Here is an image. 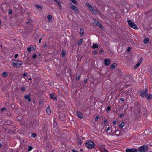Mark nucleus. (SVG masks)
Returning a JSON list of instances; mask_svg holds the SVG:
<instances>
[{
  "label": "nucleus",
  "instance_id": "obj_1",
  "mask_svg": "<svg viewBox=\"0 0 152 152\" xmlns=\"http://www.w3.org/2000/svg\"><path fill=\"white\" fill-rule=\"evenodd\" d=\"M22 64V61L18 60H15L13 61V66L15 67H20Z\"/></svg>",
  "mask_w": 152,
  "mask_h": 152
},
{
  "label": "nucleus",
  "instance_id": "obj_2",
  "mask_svg": "<svg viewBox=\"0 0 152 152\" xmlns=\"http://www.w3.org/2000/svg\"><path fill=\"white\" fill-rule=\"evenodd\" d=\"M94 143L91 140H88L87 141L86 145L88 149H91L94 147Z\"/></svg>",
  "mask_w": 152,
  "mask_h": 152
},
{
  "label": "nucleus",
  "instance_id": "obj_3",
  "mask_svg": "<svg viewBox=\"0 0 152 152\" xmlns=\"http://www.w3.org/2000/svg\"><path fill=\"white\" fill-rule=\"evenodd\" d=\"M148 149V147L147 145H143L139 147L137 151L140 152H145Z\"/></svg>",
  "mask_w": 152,
  "mask_h": 152
},
{
  "label": "nucleus",
  "instance_id": "obj_4",
  "mask_svg": "<svg viewBox=\"0 0 152 152\" xmlns=\"http://www.w3.org/2000/svg\"><path fill=\"white\" fill-rule=\"evenodd\" d=\"M127 22L131 28L135 29L137 28V26L134 22L129 20H128Z\"/></svg>",
  "mask_w": 152,
  "mask_h": 152
},
{
  "label": "nucleus",
  "instance_id": "obj_5",
  "mask_svg": "<svg viewBox=\"0 0 152 152\" xmlns=\"http://www.w3.org/2000/svg\"><path fill=\"white\" fill-rule=\"evenodd\" d=\"M86 5L88 7L89 10L92 13H94L95 11L94 9L91 4L87 2L86 3Z\"/></svg>",
  "mask_w": 152,
  "mask_h": 152
},
{
  "label": "nucleus",
  "instance_id": "obj_6",
  "mask_svg": "<svg viewBox=\"0 0 152 152\" xmlns=\"http://www.w3.org/2000/svg\"><path fill=\"white\" fill-rule=\"evenodd\" d=\"M148 89L146 88L145 90L142 91L140 93V96L142 97H145L147 94Z\"/></svg>",
  "mask_w": 152,
  "mask_h": 152
},
{
  "label": "nucleus",
  "instance_id": "obj_7",
  "mask_svg": "<svg viewBox=\"0 0 152 152\" xmlns=\"http://www.w3.org/2000/svg\"><path fill=\"white\" fill-rule=\"evenodd\" d=\"M126 152H137V150L135 148H127L126 150Z\"/></svg>",
  "mask_w": 152,
  "mask_h": 152
},
{
  "label": "nucleus",
  "instance_id": "obj_8",
  "mask_svg": "<svg viewBox=\"0 0 152 152\" xmlns=\"http://www.w3.org/2000/svg\"><path fill=\"white\" fill-rule=\"evenodd\" d=\"M51 98L54 99L55 101L57 100V96L56 94L54 93H52L50 94Z\"/></svg>",
  "mask_w": 152,
  "mask_h": 152
},
{
  "label": "nucleus",
  "instance_id": "obj_9",
  "mask_svg": "<svg viewBox=\"0 0 152 152\" xmlns=\"http://www.w3.org/2000/svg\"><path fill=\"white\" fill-rule=\"evenodd\" d=\"M142 61V58H141L140 59L138 62L137 63L136 65L134 67V69H136L140 66Z\"/></svg>",
  "mask_w": 152,
  "mask_h": 152
},
{
  "label": "nucleus",
  "instance_id": "obj_10",
  "mask_svg": "<svg viewBox=\"0 0 152 152\" xmlns=\"http://www.w3.org/2000/svg\"><path fill=\"white\" fill-rule=\"evenodd\" d=\"M77 116L80 118H83V114L80 112H77Z\"/></svg>",
  "mask_w": 152,
  "mask_h": 152
},
{
  "label": "nucleus",
  "instance_id": "obj_11",
  "mask_svg": "<svg viewBox=\"0 0 152 152\" xmlns=\"http://www.w3.org/2000/svg\"><path fill=\"white\" fill-rule=\"evenodd\" d=\"M104 63L106 66L109 65L110 63V61L108 59H106L104 60Z\"/></svg>",
  "mask_w": 152,
  "mask_h": 152
},
{
  "label": "nucleus",
  "instance_id": "obj_12",
  "mask_svg": "<svg viewBox=\"0 0 152 152\" xmlns=\"http://www.w3.org/2000/svg\"><path fill=\"white\" fill-rule=\"evenodd\" d=\"M94 21L95 23L97 26L100 27H102V26L101 25V24L99 22V21L97 20L96 19H94Z\"/></svg>",
  "mask_w": 152,
  "mask_h": 152
},
{
  "label": "nucleus",
  "instance_id": "obj_13",
  "mask_svg": "<svg viewBox=\"0 0 152 152\" xmlns=\"http://www.w3.org/2000/svg\"><path fill=\"white\" fill-rule=\"evenodd\" d=\"M24 98L25 99H27L29 102H30L31 100V99L30 98V96L29 95H26L24 96Z\"/></svg>",
  "mask_w": 152,
  "mask_h": 152
},
{
  "label": "nucleus",
  "instance_id": "obj_14",
  "mask_svg": "<svg viewBox=\"0 0 152 152\" xmlns=\"http://www.w3.org/2000/svg\"><path fill=\"white\" fill-rule=\"evenodd\" d=\"M145 97L148 100H150L151 99H152V95L151 94H147Z\"/></svg>",
  "mask_w": 152,
  "mask_h": 152
},
{
  "label": "nucleus",
  "instance_id": "obj_15",
  "mask_svg": "<svg viewBox=\"0 0 152 152\" xmlns=\"http://www.w3.org/2000/svg\"><path fill=\"white\" fill-rule=\"evenodd\" d=\"M69 6L70 7L71 9L72 10H75V7L72 3L69 4Z\"/></svg>",
  "mask_w": 152,
  "mask_h": 152
},
{
  "label": "nucleus",
  "instance_id": "obj_16",
  "mask_svg": "<svg viewBox=\"0 0 152 152\" xmlns=\"http://www.w3.org/2000/svg\"><path fill=\"white\" fill-rule=\"evenodd\" d=\"M46 111L47 113L48 114H50L51 113V110L49 107H48L47 108Z\"/></svg>",
  "mask_w": 152,
  "mask_h": 152
},
{
  "label": "nucleus",
  "instance_id": "obj_17",
  "mask_svg": "<svg viewBox=\"0 0 152 152\" xmlns=\"http://www.w3.org/2000/svg\"><path fill=\"white\" fill-rule=\"evenodd\" d=\"M80 33L81 35V37L83 36L84 30L83 28L80 29Z\"/></svg>",
  "mask_w": 152,
  "mask_h": 152
},
{
  "label": "nucleus",
  "instance_id": "obj_18",
  "mask_svg": "<svg viewBox=\"0 0 152 152\" xmlns=\"http://www.w3.org/2000/svg\"><path fill=\"white\" fill-rule=\"evenodd\" d=\"M149 41V39L148 38H146L144 40L143 42L145 44H147L148 43Z\"/></svg>",
  "mask_w": 152,
  "mask_h": 152
},
{
  "label": "nucleus",
  "instance_id": "obj_19",
  "mask_svg": "<svg viewBox=\"0 0 152 152\" xmlns=\"http://www.w3.org/2000/svg\"><path fill=\"white\" fill-rule=\"evenodd\" d=\"M77 144L79 145H81L82 144V141L80 139H77Z\"/></svg>",
  "mask_w": 152,
  "mask_h": 152
},
{
  "label": "nucleus",
  "instance_id": "obj_20",
  "mask_svg": "<svg viewBox=\"0 0 152 152\" xmlns=\"http://www.w3.org/2000/svg\"><path fill=\"white\" fill-rule=\"evenodd\" d=\"M77 60L78 61H80L81 59L82 58V57L80 55H78L77 56Z\"/></svg>",
  "mask_w": 152,
  "mask_h": 152
},
{
  "label": "nucleus",
  "instance_id": "obj_21",
  "mask_svg": "<svg viewBox=\"0 0 152 152\" xmlns=\"http://www.w3.org/2000/svg\"><path fill=\"white\" fill-rule=\"evenodd\" d=\"M98 46L97 44H94L92 46V48L94 49L96 48H98Z\"/></svg>",
  "mask_w": 152,
  "mask_h": 152
},
{
  "label": "nucleus",
  "instance_id": "obj_22",
  "mask_svg": "<svg viewBox=\"0 0 152 152\" xmlns=\"http://www.w3.org/2000/svg\"><path fill=\"white\" fill-rule=\"evenodd\" d=\"M124 125V122H121L120 125H119L120 127L121 128H122Z\"/></svg>",
  "mask_w": 152,
  "mask_h": 152
},
{
  "label": "nucleus",
  "instance_id": "obj_23",
  "mask_svg": "<svg viewBox=\"0 0 152 152\" xmlns=\"http://www.w3.org/2000/svg\"><path fill=\"white\" fill-rule=\"evenodd\" d=\"M83 41V39H80V40L78 42V45H80Z\"/></svg>",
  "mask_w": 152,
  "mask_h": 152
},
{
  "label": "nucleus",
  "instance_id": "obj_24",
  "mask_svg": "<svg viewBox=\"0 0 152 152\" xmlns=\"http://www.w3.org/2000/svg\"><path fill=\"white\" fill-rule=\"evenodd\" d=\"M116 65V63H113L111 64V68L113 69H114L115 68Z\"/></svg>",
  "mask_w": 152,
  "mask_h": 152
},
{
  "label": "nucleus",
  "instance_id": "obj_25",
  "mask_svg": "<svg viewBox=\"0 0 152 152\" xmlns=\"http://www.w3.org/2000/svg\"><path fill=\"white\" fill-rule=\"evenodd\" d=\"M7 75V72H4L2 74V75L4 77H6Z\"/></svg>",
  "mask_w": 152,
  "mask_h": 152
},
{
  "label": "nucleus",
  "instance_id": "obj_26",
  "mask_svg": "<svg viewBox=\"0 0 152 152\" xmlns=\"http://www.w3.org/2000/svg\"><path fill=\"white\" fill-rule=\"evenodd\" d=\"M30 46H31L32 51H33L35 50V46L34 45H32Z\"/></svg>",
  "mask_w": 152,
  "mask_h": 152
},
{
  "label": "nucleus",
  "instance_id": "obj_27",
  "mask_svg": "<svg viewBox=\"0 0 152 152\" xmlns=\"http://www.w3.org/2000/svg\"><path fill=\"white\" fill-rule=\"evenodd\" d=\"M52 18V17L51 15H48L47 17L48 19L49 20V21L51 20Z\"/></svg>",
  "mask_w": 152,
  "mask_h": 152
},
{
  "label": "nucleus",
  "instance_id": "obj_28",
  "mask_svg": "<svg viewBox=\"0 0 152 152\" xmlns=\"http://www.w3.org/2000/svg\"><path fill=\"white\" fill-rule=\"evenodd\" d=\"M65 54H66L65 51L64 50H62V55L63 56H65Z\"/></svg>",
  "mask_w": 152,
  "mask_h": 152
},
{
  "label": "nucleus",
  "instance_id": "obj_29",
  "mask_svg": "<svg viewBox=\"0 0 152 152\" xmlns=\"http://www.w3.org/2000/svg\"><path fill=\"white\" fill-rule=\"evenodd\" d=\"M27 50H28V51H32V49H31V46H30V47H28V48H27Z\"/></svg>",
  "mask_w": 152,
  "mask_h": 152
},
{
  "label": "nucleus",
  "instance_id": "obj_30",
  "mask_svg": "<svg viewBox=\"0 0 152 152\" xmlns=\"http://www.w3.org/2000/svg\"><path fill=\"white\" fill-rule=\"evenodd\" d=\"M35 6H36V7L38 9L41 8V7L40 5H36Z\"/></svg>",
  "mask_w": 152,
  "mask_h": 152
},
{
  "label": "nucleus",
  "instance_id": "obj_31",
  "mask_svg": "<svg viewBox=\"0 0 152 152\" xmlns=\"http://www.w3.org/2000/svg\"><path fill=\"white\" fill-rule=\"evenodd\" d=\"M36 135L34 133H32L31 134V137L33 138H35Z\"/></svg>",
  "mask_w": 152,
  "mask_h": 152
},
{
  "label": "nucleus",
  "instance_id": "obj_32",
  "mask_svg": "<svg viewBox=\"0 0 152 152\" xmlns=\"http://www.w3.org/2000/svg\"><path fill=\"white\" fill-rule=\"evenodd\" d=\"M70 0L71 2L74 3L75 5L76 4V1H75V0Z\"/></svg>",
  "mask_w": 152,
  "mask_h": 152
},
{
  "label": "nucleus",
  "instance_id": "obj_33",
  "mask_svg": "<svg viewBox=\"0 0 152 152\" xmlns=\"http://www.w3.org/2000/svg\"><path fill=\"white\" fill-rule=\"evenodd\" d=\"M12 10H10L9 11L8 13L9 14L11 15L12 14Z\"/></svg>",
  "mask_w": 152,
  "mask_h": 152
},
{
  "label": "nucleus",
  "instance_id": "obj_34",
  "mask_svg": "<svg viewBox=\"0 0 152 152\" xmlns=\"http://www.w3.org/2000/svg\"><path fill=\"white\" fill-rule=\"evenodd\" d=\"M6 107H4L1 109V112H3L4 110H6Z\"/></svg>",
  "mask_w": 152,
  "mask_h": 152
},
{
  "label": "nucleus",
  "instance_id": "obj_35",
  "mask_svg": "<svg viewBox=\"0 0 152 152\" xmlns=\"http://www.w3.org/2000/svg\"><path fill=\"white\" fill-rule=\"evenodd\" d=\"M32 147L31 146H29V148L28 149V151H30L32 149Z\"/></svg>",
  "mask_w": 152,
  "mask_h": 152
},
{
  "label": "nucleus",
  "instance_id": "obj_36",
  "mask_svg": "<svg viewBox=\"0 0 152 152\" xmlns=\"http://www.w3.org/2000/svg\"><path fill=\"white\" fill-rule=\"evenodd\" d=\"M57 3L59 6L60 7H61V6L60 2L59 1H57Z\"/></svg>",
  "mask_w": 152,
  "mask_h": 152
},
{
  "label": "nucleus",
  "instance_id": "obj_37",
  "mask_svg": "<svg viewBox=\"0 0 152 152\" xmlns=\"http://www.w3.org/2000/svg\"><path fill=\"white\" fill-rule=\"evenodd\" d=\"M111 110V107L110 106H108L107 107V110L110 111Z\"/></svg>",
  "mask_w": 152,
  "mask_h": 152
},
{
  "label": "nucleus",
  "instance_id": "obj_38",
  "mask_svg": "<svg viewBox=\"0 0 152 152\" xmlns=\"http://www.w3.org/2000/svg\"><path fill=\"white\" fill-rule=\"evenodd\" d=\"M36 57H37V55L35 54H34L32 56V57L33 58H36Z\"/></svg>",
  "mask_w": 152,
  "mask_h": 152
},
{
  "label": "nucleus",
  "instance_id": "obj_39",
  "mask_svg": "<svg viewBox=\"0 0 152 152\" xmlns=\"http://www.w3.org/2000/svg\"><path fill=\"white\" fill-rule=\"evenodd\" d=\"M104 124H107V120L106 119H104Z\"/></svg>",
  "mask_w": 152,
  "mask_h": 152
},
{
  "label": "nucleus",
  "instance_id": "obj_40",
  "mask_svg": "<svg viewBox=\"0 0 152 152\" xmlns=\"http://www.w3.org/2000/svg\"><path fill=\"white\" fill-rule=\"evenodd\" d=\"M26 89V88L24 87H23L21 88V90L22 91H24Z\"/></svg>",
  "mask_w": 152,
  "mask_h": 152
},
{
  "label": "nucleus",
  "instance_id": "obj_41",
  "mask_svg": "<svg viewBox=\"0 0 152 152\" xmlns=\"http://www.w3.org/2000/svg\"><path fill=\"white\" fill-rule=\"evenodd\" d=\"M99 118V117L97 116L95 118V121H97Z\"/></svg>",
  "mask_w": 152,
  "mask_h": 152
},
{
  "label": "nucleus",
  "instance_id": "obj_42",
  "mask_svg": "<svg viewBox=\"0 0 152 152\" xmlns=\"http://www.w3.org/2000/svg\"><path fill=\"white\" fill-rule=\"evenodd\" d=\"M102 150L103 151H105L107 152H108V151L106 149H105L104 148H102Z\"/></svg>",
  "mask_w": 152,
  "mask_h": 152
},
{
  "label": "nucleus",
  "instance_id": "obj_43",
  "mask_svg": "<svg viewBox=\"0 0 152 152\" xmlns=\"http://www.w3.org/2000/svg\"><path fill=\"white\" fill-rule=\"evenodd\" d=\"M88 81V80L87 78H85L84 80V82L85 83H86Z\"/></svg>",
  "mask_w": 152,
  "mask_h": 152
},
{
  "label": "nucleus",
  "instance_id": "obj_44",
  "mask_svg": "<svg viewBox=\"0 0 152 152\" xmlns=\"http://www.w3.org/2000/svg\"><path fill=\"white\" fill-rule=\"evenodd\" d=\"M92 53L93 55H95L97 53V52H96V51H93L92 52Z\"/></svg>",
  "mask_w": 152,
  "mask_h": 152
},
{
  "label": "nucleus",
  "instance_id": "obj_45",
  "mask_svg": "<svg viewBox=\"0 0 152 152\" xmlns=\"http://www.w3.org/2000/svg\"><path fill=\"white\" fill-rule=\"evenodd\" d=\"M116 122H117V121H114L113 122V124L114 125H115L116 124Z\"/></svg>",
  "mask_w": 152,
  "mask_h": 152
},
{
  "label": "nucleus",
  "instance_id": "obj_46",
  "mask_svg": "<svg viewBox=\"0 0 152 152\" xmlns=\"http://www.w3.org/2000/svg\"><path fill=\"white\" fill-rule=\"evenodd\" d=\"M80 77V75H78V76H77V80H78L79 79Z\"/></svg>",
  "mask_w": 152,
  "mask_h": 152
},
{
  "label": "nucleus",
  "instance_id": "obj_47",
  "mask_svg": "<svg viewBox=\"0 0 152 152\" xmlns=\"http://www.w3.org/2000/svg\"><path fill=\"white\" fill-rule=\"evenodd\" d=\"M130 50H131V48L129 47L127 49V51L128 52H129Z\"/></svg>",
  "mask_w": 152,
  "mask_h": 152
},
{
  "label": "nucleus",
  "instance_id": "obj_48",
  "mask_svg": "<svg viewBox=\"0 0 152 152\" xmlns=\"http://www.w3.org/2000/svg\"><path fill=\"white\" fill-rule=\"evenodd\" d=\"M120 101H122V102H123L124 101V98H121L120 99Z\"/></svg>",
  "mask_w": 152,
  "mask_h": 152
},
{
  "label": "nucleus",
  "instance_id": "obj_49",
  "mask_svg": "<svg viewBox=\"0 0 152 152\" xmlns=\"http://www.w3.org/2000/svg\"><path fill=\"white\" fill-rule=\"evenodd\" d=\"M124 114L123 113H121L120 115V117H122L124 116Z\"/></svg>",
  "mask_w": 152,
  "mask_h": 152
},
{
  "label": "nucleus",
  "instance_id": "obj_50",
  "mask_svg": "<svg viewBox=\"0 0 152 152\" xmlns=\"http://www.w3.org/2000/svg\"><path fill=\"white\" fill-rule=\"evenodd\" d=\"M27 74L26 73H24L23 74V76L24 77L26 76L27 75Z\"/></svg>",
  "mask_w": 152,
  "mask_h": 152
},
{
  "label": "nucleus",
  "instance_id": "obj_51",
  "mask_svg": "<svg viewBox=\"0 0 152 152\" xmlns=\"http://www.w3.org/2000/svg\"><path fill=\"white\" fill-rule=\"evenodd\" d=\"M18 56V54H16L15 55V56H14V57H15V58H17V56Z\"/></svg>",
  "mask_w": 152,
  "mask_h": 152
},
{
  "label": "nucleus",
  "instance_id": "obj_52",
  "mask_svg": "<svg viewBox=\"0 0 152 152\" xmlns=\"http://www.w3.org/2000/svg\"><path fill=\"white\" fill-rule=\"evenodd\" d=\"M110 129V128L109 127H108L107 129H106V131H108Z\"/></svg>",
  "mask_w": 152,
  "mask_h": 152
},
{
  "label": "nucleus",
  "instance_id": "obj_53",
  "mask_svg": "<svg viewBox=\"0 0 152 152\" xmlns=\"http://www.w3.org/2000/svg\"><path fill=\"white\" fill-rule=\"evenodd\" d=\"M47 45L46 44H45L44 45V48H46V47H47Z\"/></svg>",
  "mask_w": 152,
  "mask_h": 152
},
{
  "label": "nucleus",
  "instance_id": "obj_54",
  "mask_svg": "<svg viewBox=\"0 0 152 152\" xmlns=\"http://www.w3.org/2000/svg\"><path fill=\"white\" fill-rule=\"evenodd\" d=\"M72 151L73 152H76V151H75V150H72Z\"/></svg>",
  "mask_w": 152,
  "mask_h": 152
},
{
  "label": "nucleus",
  "instance_id": "obj_55",
  "mask_svg": "<svg viewBox=\"0 0 152 152\" xmlns=\"http://www.w3.org/2000/svg\"><path fill=\"white\" fill-rule=\"evenodd\" d=\"M42 38H41L39 40V43H40L41 42V40H42Z\"/></svg>",
  "mask_w": 152,
  "mask_h": 152
},
{
  "label": "nucleus",
  "instance_id": "obj_56",
  "mask_svg": "<svg viewBox=\"0 0 152 152\" xmlns=\"http://www.w3.org/2000/svg\"><path fill=\"white\" fill-rule=\"evenodd\" d=\"M32 80V79L31 77L30 78L28 79V80Z\"/></svg>",
  "mask_w": 152,
  "mask_h": 152
},
{
  "label": "nucleus",
  "instance_id": "obj_57",
  "mask_svg": "<svg viewBox=\"0 0 152 152\" xmlns=\"http://www.w3.org/2000/svg\"><path fill=\"white\" fill-rule=\"evenodd\" d=\"M42 103V101H41V102H40L39 104H40Z\"/></svg>",
  "mask_w": 152,
  "mask_h": 152
},
{
  "label": "nucleus",
  "instance_id": "obj_58",
  "mask_svg": "<svg viewBox=\"0 0 152 152\" xmlns=\"http://www.w3.org/2000/svg\"><path fill=\"white\" fill-rule=\"evenodd\" d=\"M2 146V145L1 143H0V148Z\"/></svg>",
  "mask_w": 152,
  "mask_h": 152
},
{
  "label": "nucleus",
  "instance_id": "obj_59",
  "mask_svg": "<svg viewBox=\"0 0 152 152\" xmlns=\"http://www.w3.org/2000/svg\"><path fill=\"white\" fill-rule=\"evenodd\" d=\"M96 10L99 12V13H100L98 11V10H97L96 9Z\"/></svg>",
  "mask_w": 152,
  "mask_h": 152
},
{
  "label": "nucleus",
  "instance_id": "obj_60",
  "mask_svg": "<svg viewBox=\"0 0 152 152\" xmlns=\"http://www.w3.org/2000/svg\"><path fill=\"white\" fill-rule=\"evenodd\" d=\"M78 138H79V137H78ZM77 139H78V137L77 136Z\"/></svg>",
  "mask_w": 152,
  "mask_h": 152
},
{
  "label": "nucleus",
  "instance_id": "obj_61",
  "mask_svg": "<svg viewBox=\"0 0 152 152\" xmlns=\"http://www.w3.org/2000/svg\"><path fill=\"white\" fill-rule=\"evenodd\" d=\"M55 1H56L57 2L58 1L57 0H54Z\"/></svg>",
  "mask_w": 152,
  "mask_h": 152
},
{
  "label": "nucleus",
  "instance_id": "obj_62",
  "mask_svg": "<svg viewBox=\"0 0 152 152\" xmlns=\"http://www.w3.org/2000/svg\"><path fill=\"white\" fill-rule=\"evenodd\" d=\"M80 150L81 151H83V150L82 149H80Z\"/></svg>",
  "mask_w": 152,
  "mask_h": 152
},
{
  "label": "nucleus",
  "instance_id": "obj_63",
  "mask_svg": "<svg viewBox=\"0 0 152 152\" xmlns=\"http://www.w3.org/2000/svg\"><path fill=\"white\" fill-rule=\"evenodd\" d=\"M100 52H102V50H101V51H100Z\"/></svg>",
  "mask_w": 152,
  "mask_h": 152
},
{
  "label": "nucleus",
  "instance_id": "obj_64",
  "mask_svg": "<svg viewBox=\"0 0 152 152\" xmlns=\"http://www.w3.org/2000/svg\"><path fill=\"white\" fill-rule=\"evenodd\" d=\"M26 23H29V22H27Z\"/></svg>",
  "mask_w": 152,
  "mask_h": 152
}]
</instances>
